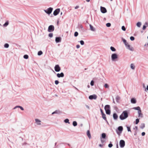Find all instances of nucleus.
<instances>
[{
	"mask_svg": "<svg viewBox=\"0 0 148 148\" xmlns=\"http://www.w3.org/2000/svg\"><path fill=\"white\" fill-rule=\"evenodd\" d=\"M128 116V113L127 110L123 111L119 116L120 119L122 120L127 118Z\"/></svg>",
	"mask_w": 148,
	"mask_h": 148,
	"instance_id": "obj_1",
	"label": "nucleus"
},
{
	"mask_svg": "<svg viewBox=\"0 0 148 148\" xmlns=\"http://www.w3.org/2000/svg\"><path fill=\"white\" fill-rule=\"evenodd\" d=\"M53 8L50 7V8H48L47 10H44V11L48 15H49L53 11Z\"/></svg>",
	"mask_w": 148,
	"mask_h": 148,
	"instance_id": "obj_2",
	"label": "nucleus"
},
{
	"mask_svg": "<svg viewBox=\"0 0 148 148\" xmlns=\"http://www.w3.org/2000/svg\"><path fill=\"white\" fill-rule=\"evenodd\" d=\"M119 145L121 148L124 147L125 145V143L124 140H121L119 142Z\"/></svg>",
	"mask_w": 148,
	"mask_h": 148,
	"instance_id": "obj_3",
	"label": "nucleus"
},
{
	"mask_svg": "<svg viewBox=\"0 0 148 148\" xmlns=\"http://www.w3.org/2000/svg\"><path fill=\"white\" fill-rule=\"evenodd\" d=\"M54 29V26L53 25H50L48 27V31L49 32H53Z\"/></svg>",
	"mask_w": 148,
	"mask_h": 148,
	"instance_id": "obj_4",
	"label": "nucleus"
},
{
	"mask_svg": "<svg viewBox=\"0 0 148 148\" xmlns=\"http://www.w3.org/2000/svg\"><path fill=\"white\" fill-rule=\"evenodd\" d=\"M118 56L116 53L112 54L111 55V58L112 61H114L115 59L117 58Z\"/></svg>",
	"mask_w": 148,
	"mask_h": 148,
	"instance_id": "obj_5",
	"label": "nucleus"
},
{
	"mask_svg": "<svg viewBox=\"0 0 148 148\" xmlns=\"http://www.w3.org/2000/svg\"><path fill=\"white\" fill-rule=\"evenodd\" d=\"M60 10V8H58L55 10L53 13V15L55 16L57 15L59 13Z\"/></svg>",
	"mask_w": 148,
	"mask_h": 148,
	"instance_id": "obj_6",
	"label": "nucleus"
},
{
	"mask_svg": "<svg viewBox=\"0 0 148 148\" xmlns=\"http://www.w3.org/2000/svg\"><path fill=\"white\" fill-rule=\"evenodd\" d=\"M54 69L56 71L58 72L60 70V68L58 65H56L54 67Z\"/></svg>",
	"mask_w": 148,
	"mask_h": 148,
	"instance_id": "obj_7",
	"label": "nucleus"
},
{
	"mask_svg": "<svg viewBox=\"0 0 148 148\" xmlns=\"http://www.w3.org/2000/svg\"><path fill=\"white\" fill-rule=\"evenodd\" d=\"M97 96L95 95H91L89 96V99H90L92 100L93 99H96L97 98Z\"/></svg>",
	"mask_w": 148,
	"mask_h": 148,
	"instance_id": "obj_8",
	"label": "nucleus"
},
{
	"mask_svg": "<svg viewBox=\"0 0 148 148\" xmlns=\"http://www.w3.org/2000/svg\"><path fill=\"white\" fill-rule=\"evenodd\" d=\"M100 10L101 12L103 13H105L107 12V10L106 8L104 7L101 6L100 7Z\"/></svg>",
	"mask_w": 148,
	"mask_h": 148,
	"instance_id": "obj_9",
	"label": "nucleus"
},
{
	"mask_svg": "<svg viewBox=\"0 0 148 148\" xmlns=\"http://www.w3.org/2000/svg\"><path fill=\"white\" fill-rule=\"evenodd\" d=\"M61 40V38L60 37H56V38L55 41L56 43L60 42Z\"/></svg>",
	"mask_w": 148,
	"mask_h": 148,
	"instance_id": "obj_10",
	"label": "nucleus"
},
{
	"mask_svg": "<svg viewBox=\"0 0 148 148\" xmlns=\"http://www.w3.org/2000/svg\"><path fill=\"white\" fill-rule=\"evenodd\" d=\"M126 47L127 49H129L130 51H133L134 50L133 48L132 47H131L129 44Z\"/></svg>",
	"mask_w": 148,
	"mask_h": 148,
	"instance_id": "obj_11",
	"label": "nucleus"
},
{
	"mask_svg": "<svg viewBox=\"0 0 148 148\" xmlns=\"http://www.w3.org/2000/svg\"><path fill=\"white\" fill-rule=\"evenodd\" d=\"M113 118L114 120H117L118 118V116L116 113H114L113 114Z\"/></svg>",
	"mask_w": 148,
	"mask_h": 148,
	"instance_id": "obj_12",
	"label": "nucleus"
},
{
	"mask_svg": "<svg viewBox=\"0 0 148 148\" xmlns=\"http://www.w3.org/2000/svg\"><path fill=\"white\" fill-rule=\"evenodd\" d=\"M138 117H140V118H142L143 117V115L141 113V110L138 111Z\"/></svg>",
	"mask_w": 148,
	"mask_h": 148,
	"instance_id": "obj_13",
	"label": "nucleus"
},
{
	"mask_svg": "<svg viewBox=\"0 0 148 148\" xmlns=\"http://www.w3.org/2000/svg\"><path fill=\"white\" fill-rule=\"evenodd\" d=\"M57 76L58 78L62 77H64V74L62 72L60 74L58 73L57 74Z\"/></svg>",
	"mask_w": 148,
	"mask_h": 148,
	"instance_id": "obj_14",
	"label": "nucleus"
},
{
	"mask_svg": "<svg viewBox=\"0 0 148 148\" xmlns=\"http://www.w3.org/2000/svg\"><path fill=\"white\" fill-rule=\"evenodd\" d=\"M35 121H36V124L38 125H41V121L40 120H39V119H35Z\"/></svg>",
	"mask_w": 148,
	"mask_h": 148,
	"instance_id": "obj_15",
	"label": "nucleus"
},
{
	"mask_svg": "<svg viewBox=\"0 0 148 148\" xmlns=\"http://www.w3.org/2000/svg\"><path fill=\"white\" fill-rule=\"evenodd\" d=\"M136 101L135 98H132L131 99V102L132 103L135 104L136 103Z\"/></svg>",
	"mask_w": 148,
	"mask_h": 148,
	"instance_id": "obj_16",
	"label": "nucleus"
},
{
	"mask_svg": "<svg viewBox=\"0 0 148 148\" xmlns=\"http://www.w3.org/2000/svg\"><path fill=\"white\" fill-rule=\"evenodd\" d=\"M89 26L90 27V29L93 32L95 31V29L90 24Z\"/></svg>",
	"mask_w": 148,
	"mask_h": 148,
	"instance_id": "obj_17",
	"label": "nucleus"
},
{
	"mask_svg": "<svg viewBox=\"0 0 148 148\" xmlns=\"http://www.w3.org/2000/svg\"><path fill=\"white\" fill-rule=\"evenodd\" d=\"M122 40L124 43L125 47L126 46L129 44L127 42L126 40L125 39L122 38Z\"/></svg>",
	"mask_w": 148,
	"mask_h": 148,
	"instance_id": "obj_18",
	"label": "nucleus"
},
{
	"mask_svg": "<svg viewBox=\"0 0 148 148\" xmlns=\"http://www.w3.org/2000/svg\"><path fill=\"white\" fill-rule=\"evenodd\" d=\"M87 135L89 139H90L91 138V136L89 130H88L87 131Z\"/></svg>",
	"mask_w": 148,
	"mask_h": 148,
	"instance_id": "obj_19",
	"label": "nucleus"
},
{
	"mask_svg": "<svg viewBox=\"0 0 148 148\" xmlns=\"http://www.w3.org/2000/svg\"><path fill=\"white\" fill-rule=\"evenodd\" d=\"M110 109V105H107L105 106L104 109L105 111L106 110H107Z\"/></svg>",
	"mask_w": 148,
	"mask_h": 148,
	"instance_id": "obj_20",
	"label": "nucleus"
},
{
	"mask_svg": "<svg viewBox=\"0 0 148 148\" xmlns=\"http://www.w3.org/2000/svg\"><path fill=\"white\" fill-rule=\"evenodd\" d=\"M118 130L121 133L122 132L123 130V127L122 126H120L118 128Z\"/></svg>",
	"mask_w": 148,
	"mask_h": 148,
	"instance_id": "obj_21",
	"label": "nucleus"
},
{
	"mask_svg": "<svg viewBox=\"0 0 148 148\" xmlns=\"http://www.w3.org/2000/svg\"><path fill=\"white\" fill-rule=\"evenodd\" d=\"M17 108H19L21 110H24V108L21 106H16L14 108V109H15Z\"/></svg>",
	"mask_w": 148,
	"mask_h": 148,
	"instance_id": "obj_22",
	"label": "nucleus"
},
{
	"mask_svg": "<svg viewBox=\"0 0 148 148\" xmlns=\"http://www.w3.org/2000/svg\"><path fill=\"white\" fill-rule=\"evenodd\" d=\"M102 118L105 120L106 121H107L106 120V115H105V114L104 113L102 114Z\"/></svg>",
	"mask_w": 148,
	"mask_h": 148,
	"instance_id": "obj_23",
	"label": "nucleus"
},
{
	"mask_svg": "<svg viewBox=\"0 0 148 148\" xmlns=\"http://www.w3.org/2000/svg\"><path fill=\"white\" fill-rule=\"evenodd\" d=\"M133 109L135 110H138V111L141 110L139 106L134 107L133 108Z\"/></svg>",
	"mask_w": 148,
	"mask_h": 148,
	"instance_id": "obj_24",
	"label": "nucleus"
},
{
	"mask_svg": "<svg viewBox=\"0 0 148 148\" xmlns=\"http://www.w3.org/2000/svg\"><path fill=\"white\" fill-rule=\"evenodd\" d=\"M130 67L131 69L134 70L135 68V66L133 64H130Z\"/></svg>",
	"mask_w": 148,
	"mask_h": 148,
	"instance_id": "obj_25",
	"label": "nucleus"
},
{
	"mask_svg": "<svg viewBox=\"0 0 148 148\" xmlns=\"http://www.w3.org/2000/svg\"><path fill=\"white\" fill-rule=\"evenodd\" d=\"M106 113L107 114H110V109L107 110L106 111Z\"/></svg>",
	"mask_w": 148,
	"mask_h": 148,
	"instance_id": "obj_26",
	"label": "nucleus"
},
{
	"mask_svg": "<svg viewBox=\"0 0 148 148\" xmlns=\"http://www.w3.org/2000/svg\"><path fill=\"white\" fill-rule=\"evenodd\" d=\"M106 137V134L105 133H103L101 134V137L100 138H105Z\"/></svg>",
	"mask_w": 148,
	"mask_h": 148,
	"instance_id": "obj_27",
	"label": "nucleus"
},
{
	"mask_svg": "<svg viewBox=\"0 0 148 148\" xmlns=\"http://www.w3.org/2000/svg\"><path fill=\"white\" fill-rule=\"evenodd\" d=\"M141 25V23L140 22H138L136 24L137 26L139 27H140Z\"/></svg>",
	"mask_w": 148,
	"mask_h": 148,
	"instance_id": "obj_28",
	"label": "nucleus"
},
{
	"mask_svg": "<svg viewBox=\"0 0 148 148\" xmlns=\"http://www.w3.org/2000/svg\"><path fill=\"white\" fill-rule=\"evenodd\" d=\"M111 50L112 51H116V49L113 47L111 46L110 47Z\"/></svg>",
	"mask_w": 148,
	"mask_h": 148,
	"instance_id": "obj_29",
	"label": "nucleus"
},
{
	"mask_svg": "<svg viewBox=\"0 0 148 148\" xmlns=\"http://www.w3.org/2000/svg\"><path fill=\"white\" fill-rule=\"evenodd\" d=\"M73 125L74 127L76 126L77 125V123L76 121H74L73 122Z\"/></svg>",
	"mask_w": 148,
	"mask_h": 148,
	"instance_id": "obj_30",
	"label": "nucleus"
},
{
	"mask_svg": "<svg viewBox=\"0 0 148 148\" xmlns=\"http://www.w3.org/2000/svg\"><path fill=\"white\" fill-rule=\"evenodd\" d=\"M116 102H119V100L120 99V97L119 96H116Z\"/></svg>",
	"mask_w": 148,
	"mask_h": 148,
	"instance_id": "obj_31",
	"label": "nucleus"
},
{
	"mask_svg": "<svg viewBox=\"0 0 148 148\" xmlns=\"http://www.w3.org/2000/svg\"><path fill=\"white\" fill-rule=\"evenodd\" d=\"M64 122H65L66 123H68L69 124L70 123L69 122V120L68 119H66L64 120Z\"/></svg>",
	"mask_w": 148,
	"mask_h": 148,
	"instance_id": "obj_32",
	"label": "nucleus"
},
{
	"mask_svg": "<svg viewBox=\"0 0 148 148\" xmlns=\"http://www.w3.org/2000/svg\"><path fill=\"white\" fill-rule=\"evenodd\" d=\"M145 127V124L144 123H142L141 124V126H140V128L142 129H143Z\"/></svg>",
	"mask_w": 148,
	"mask_h": 148,
	"instance_id": "obj_33",
	"label": "nucleus"
},
{
	"mask_svg": "<svg viewBox=\"0 0 148 148\" xmlns=\"http://www.w3.org/2000/svg\"><path fill=\"white\" fill-rule=\"evenodd\" d=\"M42 53H42V51H40L38 52V56H40L42 54Z\"/></svg>",
	"mask_w": 148,
	"mask_h": 148,
	"instance_id": "obj_34",
	"label": "nucleus"
},
{
	"mask_svg": "<svg viewBox=\"0 0 148 148\" xmlns=\"http://www.w3.org/2000/svg\"><path fill=\"white\" fill-rule=\"evenodd\" d=\"M9 47V45L8 43H6L4 45V47L5 48H8Z\"/></svg>",
	"mask_w": 148,
	"mask_h": 148,
	"instance_id": "obj_35",
	"label": "nucleus"
},
{
	"mask_svg": "<svg viewBox=\"0 0 148 148\" xmlns=\"http://www.w3.org/2000/svg\"><path fill=\"white\" fill-rule=\"evenodd\" d=\"M23 58L25 59H27L28 58V56L27 55H25L23 56Z\"/></svg>",
	"mask_w": 148,
	"mask_h": 148,
	"instance_id": "obj_36",
	"label": "nucleus"
},
{
	"mask_svg": "<svg viewBox=\"0 0 148 148\" xmlns=\"http://www.w3.org/2000/svg\"><path fill=\"white\" fill-rule=\"evenodd\" d=\"M59 111L57 110H56L55 111L53 112L52 113V114H58L59 113Z\"/></svg>",
	"mask_w": 148,
	"mask_h": 148,
	"instance_id": "obj_37",
	"label": "nucleus"
},
{
	"mask_svg": "<svg viewBox=\"0 0 148 148\" xmlns=\"http://www.w3.org/2000/svg\"><path fill=\"white\" fill-rule=\"evenodd\" d=\"M106 25L107 27H109L111 26V24L110 23H108L106 24Z\"/></svg>",
	"mask_w": 148,
	"mask_h": 148,
	"instance_id": "obj_38",
	"label": "nucleus"
},
{
	"mask_svg": "<svg viewBox=\"0 0 148 148\" xmlns=\"http://www.w3.org/2000/svg\"><path fill=\"white\" fill-rule=\"evenodd\" d=\"M8 24V22H6L3 25V26H7Z\"/></svg>",
	"mask_w": 148,
	"mask_h": 148,
	"instance_id": "obj_39",
	"label": "nucleus"
},
{
	"mask_svg": "<svg viewBox=\"0 0 148 148\" xmlns=\"http://www.w3.org/2000/svg\"><path fill=\"white\" fill-rule=\"evenodd\" d=\"M121 29L123 31H125L126 30V28L124 26H123L122 27Z\"/></svg>",
	"mask_w": 148,
	"mask_h": 148,
	"instance_id": "obj_40",
	"label": "nucleus"
},
{
	"mask_svg": "<svg viewBox=\"0 0 148 148\" xmlns=\"http://www.w3.org/2000/svg\"><path fill=\"white\" fill-rule=\"evenodd\" d=\"M78 35V33L77 32H75L74 33V36L75 37H77Z\"/></svg>",
	"mask_w": 148,
	"mask_h": 148,
	"instance_id": "obj_41",
	"label": "nucleus"
},
{
	"mask_svg": "<svg viewBox=\"0 0 148 148\" xmlns=\"http://www.w3.org/2000/svg\"><path fill=\"white\" fill-rule=\"evenodd\" d=\"M139 119H136V124H138V123H139Z\"/></svg>",
	"mask_w": 148,
	"mask_h": 148,
	"instance_id": "obj_42",
	"label": "nucleus"
},
{
	"mask_svg": "<svg viewBox=\"0 0 148 148\" xmlns=\"http://www.w3.org/2000/svg\"><path fill=\"white\" fill-rule=\"evenodd\" d=\"M104 86L106 88H108L109 87L108 85L107 84H105Z\"/></svg>",
	"mask_w": 148,
	"mask_h": 148,
	"instance_id": "obj_43",
	"label": "nucleus"
},
{
	"mask_svg": "<svg viewBox=\"0 0 148 148\" xmlns=\"http://www.w3.org/2000/svg\"><path fill=\"white\" fill-rule=\"evenodd\" d=\"M130 39L131 40L133 41L134 40V38L133 36H132L130 37Z\"/></svg>",
	"mask_w": 148,
	"mask_h": 148,
	"instance_id": "obj_44",
	"label": "nucleus"
},
{
	"mask_svg": "<svg viewBox=\"0 0 148 148\" xmlns=\"http://www.w3.org/2000/svg\"><path fill=\"white\" fill-rule=\"evenodd\" d=\"M80 42L81 45H84V42L82 40H81L80 41Z\"/></svg>",
	"mask_w": 148,
	"mask_h": 148,
	"instance_id": "obj_45",
	"label": "nucleus"
},
{
	"mask_svg": "<svg viewBox=\"0 0 148 148\" xmlns=\"http://www.w3.org/2000/svg\"><path fill=\"white\" fill-rule=\"evenodd\" d=\"M53 36V34L52 33H50L49 34V36L50 37H52Z\"/></svg>",
	"mask_w": 148,
	"mask_h": 148,
	"instance_id": "obj_46",
	"label": "nucleus"
},
{
	"mask_svg": "<svg viewBox=\"0 0 148 148\" xmlns=\"http://www.w3.org/2000/svg\"><path fill=\"white\" fill-rule=\"evenodd\" d=\"M101 142L102 143H104L105 142V140H103L102 138H100Z\"/></svg>",
	"mask_w": 148,
	"mask_h": 148,
	"instance_id": "obj_47",
	"label": "nucleus"
},
{
	"mask_svg": "<svg viewBox=\"0 0 148 148\" xmlns=\"http://www.w3.org/2000/svg\"><path fill=\"white\" fill-rule=\"evenodd\" d=\"M127 131L128 132H131V130H130V127H127Z\"/></svg>",
	"mask_w": 148,
	"mask_h": 148,
	"instance_id": "obj_48",
	"label": "nucleus"
},
{
	"mask_svg": "<svg viewBox=\"0 0 148 148\" xmlns=\"http://www.w3.org/2000/svg\"><path fill=\"white\" fill-rule=\"evenodd\" d=\"M94 82L93 80L91 81L90 82V85L91 86H93L94 85Z\"/></svg>",
	"mask_w": 148,
	"mask_h": 148,
	"instance_id": "obj_49",
	"label": "nucleus"
},
{
	"mask_svg": "<svg viewBox=\"0 0 148 148\" xmlns=\"http://www.w3.org/2000/svg\"><path fill=\"white\" fill-rule=\"evenodd\" d=\"M113 146L112 144V143H110L108 145V146L109 147L111 148V147Z\"/></svg>",
	"mask_w": 148,
	"mask_h": 148,
	"instance_id": "obj_50",
	"label": "nucleus"
},
{
	"mask_svg": "<svg viewBox=\"0 0 148 148\" xmlns=\"http://www.w3.org/2000/svg\"><path fill=\"white\" fill-rule=\"evenodd\" d=\"M59 81L58 80H56L55 82V83L56 85H57L59 83Z\"/></svg>",
	"mask_w": 148,
	"mask_h": 148,
	"instance_id": "obj_51",
	"label": "nucleus"
},
{
	"mask_svg": "<svg viewBox=\"0 0 148 148\" xmlns=\"http://www.w3.org/2000/svg\"><path fill=\"white\" fill-rule=\"evenodd\" d=\"M146 27V26L145 25H144L143 26V30H145V29Z\"/></svg>",
	"mask_w": 148,
	"mask_h": 148,
	"instance_id": "obj_52",
	"label": "nucleus"
},
{
	"mask_svg": "<svg viewBox=\"0 0 148 148\" xmlns=\"http://www.w3.org/2000/svg\"><path fill=\"white\" fill-rule=\"evenodd\" d=\"M100 111H101V114H104V113L103 112V110H102L101 109H100Z\"/></svg>",
	"mask_w": 148,
	"mask_h": 148,
	"instance_id": "obj_53",
	"label": "nucleus"
},
{
	"mask_svg": "<svg viewBox=\"0 0 148 148\" xmlns=\"http://www.w3.org/2000/svg\"><path fill=\"white\" fill-rule=\"evenodd\" d=\"M144 25H145L146 26H148V23L147 22H146L145 23Z\"/></svg>",
	"mask_w": 148,
	"mask_h": 148,
	"instance_id": "obj_54",
	"label": "nucleus"
},
{
	"mask_svg": "<svg viewBox=\"0 0 148 148\" xmlns=\"http://www.w3.org/2000/svg\"><path fill=\"white\" fill-rule=\"evenodd\" d=\"M145 132H143L142 133V136H144L145 135Z\"/></svg>",
	"mask_w": 148,
	"mask_h": 148,
	"instance_id": "obj_55",
	"label": "nucleus"
},
{
	"mask_svg": "<svg viewBox=\"0 0 148 148\" xmlns=\"http://www.w3.org/2000/svg\"><path fill=\"white\" fill-rule=\"evenodd\" d=\"M79 7V6L77 5L75 8V9H78Z\"/></svg>",
	"mask_w": 148,
	"mask_h": 148,
	"instance_id": "obj_56",
	"label": "nucleus"
},
{
	"mask_svg": "<svg viewBox=\"0 0 148 148\" xmlns=\"http://www.w3.org/2000/svg\"><path fill=\"white\" fill-rule=\"evenodd\" d=\"M76 48H77V49H78L80 47V46L79 45H76Z\"/></svg>",
	"mask_w": 148,
	"mask_h": 148,
	"instance_id": "obj_57",
	"label": "nucleus"
},
{
	"mask_svg": "<svg viewBox=\"0 0 148 148\" xmlns=\"http://www.w3.org/2000/svg\"><path fill=\"white\" fill-rule=\"evenodd\" d=\"M143 88H145L146 87L144 84H143Z\"/></svg>",
	"mask_w": 148,
	"mask_h": 148,
	"instance_id": "obj_58",
	"label": "nucleus"
},
{
	"mask_svg": "<svg viewBox=\"0 0 148 148\" xmlns=\"http://www.w3.org/2000/svg\"><path fill=\"white\" fill-rule=\"evenodd\" d=\"M99 146L100 147H102L103 146V145H101V144H100L99 145Z\"/></svg>",
	"mask_w": 148,
	"mask_h": 148,
	"instance_id": "obj_59",
	"label": "nucleus"
},
{
	"mask_svg": "<svg viewBox=\"0 0 148 148\" xmlns=\"http://www.w3.org/2000/svg\"><path fill=\"white\" fill-rule=\"evenodd\" d=\"M86 107L88 108V109H90L89 106L88 105H86Z\"/></svg>",
	"mask_w": 148,
	"mask_h": 148,
	"instance_id": "obj_60",
	"label": "nucleus"
},
{
	"mask_svg": "<svg viewBox=\"0 0 148 148\" xmlns=\"http://www.w3.org/2000/svg\"><path fill=\"white\" fill-rule=\"evenodd\" d=\"M80 27L81 28H83V26L82 25H80Z\"/></svg>",
	"mask_w": 148,
	"mask_h": 148,
	"instance_id": "obj_61",
	"label": "nucleus"
},
{
	"mask_svg": "<svg viewBox=\"0 0 148 148\" xmlns=\"http://www.w3.org/2000/svg\"><path fill=\"white\" fill-rule=\"evenodd\" d=\"M146 89L148 91V85H147V88Z\"/></svg>",
	"mask_w": 148,
	"mask_h": 148,
	"instance_id": "obj_62",
	"label": "nucleus"
},
{
	"mask_svg": "<svg viewBox=\"0 0 148 148\" xmlns=\"http://www.w3.org/2000/svg\"><path fill=\"white\" fill-rule=\"evenodd\" d=\"M87 2H89L90 1V0H86Z\"/></svg>",
	"mask_w": 148,
	"mask_h": 148,
	"instance_id": "obj_63",
	"label": "nucleus"
},
{
	"mask_svg": "<svg viewBox=\"0 0 148 148\" xmlns=\"http://www.w3.org/2000/svg\"><path fill=\"white\" fill-rule=\"evenodd\" d=\"M74 87V88H75L76 89V90H78V89L77 88H76V87Z\"/></svg>",
	"mask_w": 148,
	"mask_h": 148,
	"instance_id": "obj_64",
	"label": "nucleus"
}]
</instances>
